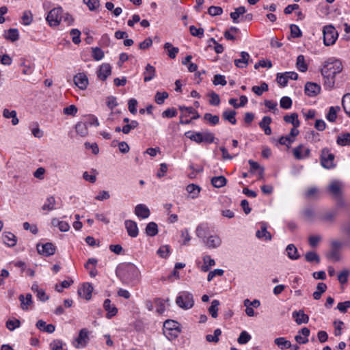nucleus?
Masks as SVG:
<instances>
[{
	"instance_id": "obj_1",
	"label": "nucleus",
	"mask_w": 350,
	"mask_h": 350,
	"mask_svg": "<svg viewBox=\"0 0 350 350\" xmlns=\"http://www.w3.org/2000/svg\"><path fill=\"white\" fill-rule=\"evenodd\" d=\"M342 69V62L336 57H329L323 62L321 72L324 77V85L327 89L331 90L334 88L336 75L340 73Z\"/></svg>"
},
{
	"instance_id": "obj_2",
	"label": "nucleus",
	"mask_w": 350,
	"mask_h": 350,
	"mask_svg": "<svg viewBox=\"0 0 350 350\" xmlns=\"http://www.w3.org/2000/svg\"><path fill=\"white\" fill-rule=\"evenodd\" d=\"M117 274L124 283L131 284L139 279L140 272L135 265L125 263L118 267Z\"/></svg>"
},
{
	"instance_id": "obj_3",
	"label": "nucleus",
	"mask_w": 350,
	"mask_h": 350,
	"mask_svg": "<svg viewBox=\"0 0 350 350\" xmlns=\"http://www.w3.org/2000/svg\"><path fill=\"white\" fill-rule=\"evenodd\" d=\"M185 136L193 142L198 144L207 143L211 144L214 142V134L209 132H196V131H187L185 133Z\"/></svg>"
},
{
	"instance_id": "obj_4",
	"label": "nucleus",
	"mask_w": 350,
	"mask_h": 350,
	"mask_svg": "<svg viewBox=\"0 0 350 350\" xmlns=\"http://www.w3.org/2000/svg\"><path fill=\"white\" fill-rule=\"evenodd\" d=\"M176 303L184 310L191 308L194 304L193 295L189 292H182L176 297Z\"/></svg>"
},
{
	"instance_id": "obj_5",
	"label": "nucleus",
	"mask_w": 350,
	"mask_h": 350,
	"mask_svg": "<svg viewBox=\"0 0 350 350\" xmlns=\"http://www.w3.org/2000/svg\"><path fill=\"white\" fill-rule=\"evenodd\" d=\"M323 42L326 46L333 45L338 37V32L335 29L334 27L331 25L323 27Z\"/></svg>"
},
{
	"instance_id": "obj_6",
	"label": "nucleus",
	"mask_w": 350,
	"mask_h": 350,
	"mask_svg": "<svg viewBox=\"0 0 350 350\" xmlns=\"http://www.w3.org/2000/svg\"><path fill=\"white\" fill-rule=\"evenodd\" d=\"M334 159V154L328 148H325L321 150V164L324 168L332 169L335 167Z\"/></svg>"
},
{
	"instance_id": "obj_7",
	"label": "nucleus",
	"mask_w": 350,
	"mask_h": 350,
	"mask_svg": "<svg viewBox=\"0 0 350 350\" xmlns=\"http://www.w3.org/2000/svg\"><path fill=\"white\" fill-rule=\"evenodd\" d=\"M63 17V10L62 8L59 7L51 10L47 16L46 21L51 26H57L58 25Z\"/></svg>"
},
{
	"instance_id": "obj_8",
	"label": "nucleus",
	"mask_w": 350,
	"mask_h": 350,
	"mask_svg": "<svg viewBox=\"0 0 350 350\" xmlns=\"http://www.w3.org/2000/svg\"><path fill=\"white\" fill-rule=\"evenodd\" d=\"M38 252L43 256H52L55 252V247L52 243H46L45 244L38 243L36 245Z\"/></svg>"
},
{
	"instance_id": "obj_9",
	"label": "nucleus",
	"mask_w": 350,
	"mask_h": 350,
	"mask_svg": "<svg viewBox=\"0 0 350 350\" xmlns=\"http://www.w3.org/2000/svg\"><path fill=\"white\" fill-rule=\"evenodd\" d=\"M111 74V67L109 64L104 63L99 66L97 70L98 78L104 81Z\"/></svg>"
},
{
	"instance_id": "obj_10",
	"label": "nucleus",
	"mask_w": 350,
	"mask_h": 350,
	"mask_svg": "<svg viewBox=\"0 0 350 350\" xmlns=\"http://www.w3.org/2000/svg\"><path fill=\"white\" fill-rule=\"evenodd\" d=\"M75 84L81 90H84L88 85V78L85 73H78L74 77Z\"/></svg>"
},
{
	"instance_id": "obj_11",
	"label": "nucleus",
	"mask_w": 350,
	"mask_h": 350,
	"mask_svg": "<svg viewBox=\"0 0 350 350\" xmlns=\"http://www.w3.org/2000/svg\"><path fill=\"white\" fill-rule=\"evenodd\" d=\"M165 331H171L173 333L170 334L171 335L176 337L178 334L180 332L179 329V323L173 320H167L165 321L163 325Z\"/></svg>"
},
{
	"instance_id": "obj_12",
	"label": "nucleus",
	"mask_w": 350,
	"mask_h": 350,
	"mask_svg": "<svg viewBox=\"0 0 350 350\" xmlns=\"http://www.w3.org/2000/svg\"><path fill=\"white\" fill-rule=\"evenodd\" d=\"M321 87L315 83L308 82L305 85V93L310 97L317 96L320 93Z\"/></svg>"
},
{
	"instance_id": "obj_13",
	"label": "nucleus",
	"mask_w": 350,
	"mask_h": 350,
	"mask_svg": "<svg viewBox=\"0 0 350 350\" xmlns=\"http://www.w3.org/2000/svg\"><path fill=\"white\" fill-rule=\"evenodd\" d=\"M88 335L89 332L87 329H81L79 332V336L75 340V341L77 342V345H75V347L77 348L85 347L89 340Z\"/></svg>"
},
{
	"instance_id": "obj_14",
	"label": "nucleus",
	"mask_w": 350,
	"mask_h": 350,
	"mask_svg": "<svg viewBox=\"0 0 350 350\" xmlns=\"http://www.w3.org/2000/svg\"><path fill=\"white\" fill-rule=\"evenodd\" d=\"M293 155L297 159H303L309 156L310 149L305 148L302 144L295 147L293 150Z\"/></svg>"
},
{
	"instance_id": "obj_15",
	"label": "nucleus",
	"mask_w": 350,
	"mask_h": 350,
	"mask_svg": "<svg viewBox=\"0 0 350 350\" xmlns=\"http://www.w3.org/2000/svg\"><path fill=\"white\" fill-rule=\"evenodd\" d=\"M125 228L128 234L131 237H136L139 234L137 223L132 220H126L124 222Z\"/></svg>"
},
{
	"instance_id": "obj_16",
	"label": "nucleus",
	"mask_w": 350,
	"mask_h": 350,
	"mask_svg": "<svg viewBox=\"0 0 350 350\" xmlns=\"http://www.w3.org/2000/svg\"><path fill=\"white\" fill-rule=\"evenodd\" d=\"M135 214L142 219H146L150 216L149 208L144 204H137L135 208Z\"/></svg>"
},
{
	"instance_id": "obj_17",
	"label": "nucleus",
	"mask_w": 350,
	"mask_h": 350,
	"mask_svg": "<svg viewBox=\"0 0 350 350\" xmlns=\"http://www.w3.org/2000/svg\"><path fill=\"white\" fill-rule=\"evenodd\" d=\"M92 291L93 286L89 283H85L82 288L78 290V293L86 300H90L92 297Z\"/></svg>"
},
{
	"instance_id": "obj_18",
	"label": "nucleus",
	"mask_w": 350,
	"mask_h": 350,
	"mask_svg": "<svg viewBox=\"0 0 350 350\" xmlns=\"http://www.w3.org/2000/svg\"><path fill=\"white\" fill-rule=\"evenodd\" d=\"M241 58L234 59V65L238 68H245L247 66L250 59V55L248 53L242 51L240 54Z\"/></svg>"
},
{
	"instance_id": "obj_19",
	"label": "nucleus",
	"mask_w": 350,
	"mask_h": 350,
	"mask_svg": "<svg viewBox=\"0 0 350 350\" xmlns=\"http://www.w3.org/2000/svg\"><path fill=\"white\" fill-rule=\"evenodd\" d=\"M342 183L339 180L332 181L328 186V190L334 196H339L341 193Z\"/></svg>"
},
{
	"instance_id": "obj_20",
	"label": "nucleus",
	"mask_w": 350,
	"mask_h": 350,
	"mask_svg": "<svg viewBox=\"0 0 350 350\" xmlns=\"http://www.w3.org/2000/svg\"><path fill=\"white\" fill-rule=\"evenodd\" d=\"M103 307L105 310L107 312V317L108 319H110L112 317L115 316L118 312L117 308L114 305H112L111 304V300L109 299L105 300Z\"/></svg>"
},
{
	"instance_id": "obj_21",
	"label": "nucleus",
	"mask_w": 350,
	"mask_h": 350,
	"mask_svg": "<svg viewBox=\"0 0 350 350\" xmlns=\"http://www.w3.org/2000/svg\"><path fill=\"white\" fill-rule=\"evenodd\" d=\"M293 317L295 319V322L298 325L302 323H307L309 321V317L306 314L303 310L295 311L293 312Z\"/></svg>"
},
{
	"instance_id": "obj_22",
	"label": "nucleus",
	"mask_w": 350,
	"mask_h": 350,
	"mask_svg": "<svg viewBox=\"0 0 350 350\" xmlns=\"http://www.w3.org/2000/svg\"><path fill=\"white\" fill-rule=\"evenodd\" d=\"M256 236L258 239H264L265 241H270L271 239V235L269 232L267 230V226L265 223L262 224L260 230H257Z\"/></svg>"
},
{
	"instance_id": "obj_23",
	"label": "nucleus",
	"mask_w": 350,
	"mask_h": 350,
	"mask_svg": "<svg viewBox=\"0 0 350 350\" xmlns=\"http://www.w3.org/2000/svg\"><path fill=\"white\" fill-rule=\"evenodd\" d=\"M36 327L38 329L49 334L55 332V327L53 324H46V322L42 320H39L36 323Z\"/></svg>"
},
{
	"instance_id": "obj_24",
	"label": "nucleus",
	"mask_w": 350,
	"mask_h": 350,
	"mask_svg": "<svg viewBox=\"0 0 350 350\" xmlns=\"http://www.w3.org/2000/svg\"><path fill=\"white\" fill-rule=\"evenodd\" d=\"M206 245L209 248H215L220 245L221 241L218 236H210L206 241H204Z\"/></svg>"
},
{
	"instance_id": "obj_25",
	"label": "nucleus",
	"mask_w": 350,
	"mask_h": 350,
	"mask_svg": "<svg viewBox=\"0 0 350 350\" xmlns=\"http://www.w3.org/2000/svg\"><path fill=\"white\" fill-rule=\"evenodd\" d=\"M156 70L154 66L147 64L144 72V81H150L155 77Z\"/></svg>"
},
{
	"instance_id": "obj_26",
	"label": "nucleus",
	"mask_w": 350,
	"mask_h": 350,
	"mask_svg": "<svg viewBox=\"0 0 350 350\" xmlns=\"http://www.w3.org/2000/svg\"><path fill=\"white\" fill-rule=\"evenodd\" d=\"M19 300L21 301V307L23 310H27L29 306L32 304V296L31 294H27L26 297L23 295L19 296Z\"/></svg>"
},
{
	"instance_id": "obj_27",
	"label": "nucleus",
	"mask_w": 350,
	"mask_h": 350,
	"mask_svg": "<svg viewBox=\"0 0 350 350\" xmlns=\"http://www.w3.org/2000/svg\"><path fill=\"white\" fill-rule=\"evenodd\" d=\"M271 122V118L270 117L264 116L260 122L259 123L260 128H262L264 130L265 133L268 135H271V129L269 126Z\"/></svg>"
},
{
	"instance_id": "obj_28",
	"label": "nucleus",
	"mask_w": 350,
	"mask_h": 350,
	"mask_svg": "<svg viewBox=\"0 0 350 350\" xmlns=\"http://www.w3.org/2000/svg\"><path fill=\"white\" fill-rule=\"evenodd\" d=\"M3 241L9 247H14L16 244V238L11 232H4L3 234Z\"/></svg>"
},
{
	"instance_id": "obj_29",
	"label": "nucleus",
	"mask_w": 350,
	"mask_h": 350,
	"mask_svg": "<svg viewBox=\"0 0 350 350\" xmlns=\"http://www.w3.org/2000/svg\"><path fill=\"white\" fill-rule=\"evenodd\" d=\"M204 265L200 267L203 272H207L210 268L215 265L214 259L211 258L210 256L206 255L203 257Z\"/></svg>"
},
{
	"instance_id": "obj_30",
	"label": "nucleus",
	"mask_w": 350,
	"mask_h": 350,
	"mask_svg": "<svg viewBox=\"0 0 350 350\" xmlns=\"http://www.w3.org/2000/svg\"><path fill=\"white\" fill-rule=\"evenodd\" d=\"M3 116L5 118H12V123L13 125H17L19 122L18 118L16 116V111L14 110L10 111L8 109H4L3 111Z\"/></svg>"
},
{
	"instance_id": "obj_31",
	"label": "nucleus",
	"mask_w": 350,
	"mask_h": 350,
	"mask_svg": "<svg viewBox=\"0 0 350 350\" xmlns=\"http://www.w3.org/2000/svg\"><path fill=\"white\" fill-rule=\"evenodd\" d=\"M336 143L341 146H350V133H344L339 135L337 137Z\"/></svg>"
},
{
	"instance_id": "obj_32",
	"label": "nucleus",
	"mask_w": 350,
	"mask_h": 350,
	"mask_svg": "<svg viewBox=\"0 0 350 350\" xmlns=\"http://www.w3.org/2000/svg\"><path fill=\"white\" fill-rule=\"evenodd\" d=\"M179 109L181 111V113L185 114H192L193 116L191 118V120H196L200 117V114L198 113L197 111H196L193 107H185V106H180Z\"/></svg>"
},
{
	"instance_id": "obj_33",
	"label": "nucleus",
	"mask_w": 350,
	"mask_h": 350,
	"mask_svg": "<svg viewBox=\"0 0 350 350\" xmlns=\"http://www.w3.org/2000/svg\"><path fill=\"white\" fill-rule=\"evenodd\" d=\"M88 124L82 122H78L75 125V130L78 135L81 137H85L88 133Z\"/></svg>"
},
{
	"instance_id": "obj_34",
	"label": "nucleus",
	"mask_w": 350,
	"mask_h": 350,
	"mask_svg": "<svg viewBox=\"0 0 350 350\" xmlns=\"http://www.w3.org/2000/svg\"><path fill=\"white\" fill-rule=\"evenodd\" d=\"M211 181L213 186L216 188H221L225 186L227 183V180L224 176H214Z\"/></svg>"
},
{
	"instance_id": "obj_35",
	"label": "nucleus",
	"mask_w": 350,
	"mask_h": 350,
	"mask_svg": "<svg viewBox=\"0 0 350 350\" xmlns=\"http://www.w3.org/2000/svg\"><path fill=\"white\" fill-rule=\"evenodd\" d=\"M284 120L293 125L294 127H299L300 122L298 119V115L296 113H293L291 115H286L284 117Z\"/></svg>"
},
{
	"instance_id": "obj_36",
	"label": "nucleus",
	"mask_w": 350,
	"mask_h": 350,
	"mask_svg": "<svg viewBox=\"0 0 350 350\" xmlns=\"http://www.w3.org/2000/svg\"><path fill=\"white\" fill-rule=\"evenodd\" d=\"M4 37L6 40L15 42L19 38V33L17 29H10L5 31Z\"/></svg>"
},
{
	"instance_id": "obj_37",
	"label": "nucleus",
	"mask_w": 350,
	"mask_h": 350,
	"mask_svg": "<svg viewBox=\"0 0 350 350\" xmlns=\"http://www.w3.org/2000/svg\"><path fill=\"white\" fill-rule=\"evenodd\" d=\"M274 343L278 345L282 350L287 349L291 347V343L284 337L276 338Z\"/></svg>"
},
{
	"instance_id": "obj_38",
	"label": "nucleus",
	"mask_w": 350,
	"mask_h": 350,
	"mask_svg": "<svg viewBox=\"0 0 350 350\" xmlns=\"http://www.w3.org/2000/svg\"><path fill=\"white\" fill-rule=\"evenodd\" d=\"M286 251L289 258L292 260H297L299 258L297 249L293 244L288 245Z\"/></svg>"
},
{
	"instance_id": "obj_39",
	"label": "nucleus",
	"mask_w": 350,
	"mask_h": 350,
	"mask_svg": "<svg viewBox=\"0 0 350 350\" xmlns=\"http://www.w3.org/2000/svg\"><path fill=\"white\" fill-rule=\"evenodd\" d=\"M327 288V286L326 284L323 282L319 283L317 284L316 291L313 293V298L315 300H319L321 298V295L326 291Z\"/></svg>"
},
{
	"instance_id": "obj_40",
	"label": "nucleus",
	"mask_w": 350,
	"mask_h": 350,
	"mask_svg": "<svg viewBox=\"0 0 350 350\" xmlns=\"http://www.w3.org/2000/svg\"><path fill=\"white\" fill-rule=\"evenodd\" d=\"M186 190L189 194L191 195V198L194 199L198 197L201 189L197 185L190 184L187 186Z\"/></svg>"
},
{
	"instance_id": "obj_41",
	"label": "nucleus",
	"mask_w": 350,
	"mask_h": 350,
	"mask_svg": "<svg viewBox=\"0 0 350 350\" xmlns=\"http://www.w3.org/2000/svg\"><path fill=\"white\" fill-rule=\"evenodd\" d=\"M245 12H246L245 8L244 6H240V7L236 8L234 12H231L230 16L234 23H239V21H238L239 17L241 15H243L244 13H245Z\"/></svg>"
},
{
	"instance_id": "obj_42",
	"label": "nucleus",
	"mask_w": 350,
	"mask_h": 350,
	"mask_svg": "<svg viewBox=\"0 0 350 350\" xmlns=\"http://www.w3.org/2000/svg\"><path fill=\"white\" fill-rule=\"evenodd\" d=\"M236 111L233 110H228L223 112L222 117L224 120L230 122L232 124L237 123L235 118Z\"/></svg>"
},
{
	"instance_id": "obj_43",
	"label": "nucleus",
	"mask_w": 350,
	"mask_h": 350,
	"mask_svg": "<svg viewBox=\"0 0 350 350\" xmlns=\"http://www.w3.org/2000/svg\"><path fill=\"white\" fill-rule=\"evenodd\" d=\"M340 109V107H331L329 108V112L326 116V118L331 122H334L336 121L337 118V113Z\"/></svg>"
},
{
	"instance_id": "obj_44",
	"label": "nucleus",
	"mask_w": 350,
	"mask_h": 350,
	"mask_svg": "<svg viewBox=\"0 0 350 350\" xmlns=\"http://www.w3.org/2000/svg\"><path fill=\"white\" fill-rule=\"evenodd\" d=\"M146 233L148 236L154 237L158 233V226L155 222H150L146 227Z\"/></svg>"
},
{
	"instance_id": "obj_45",
	"label": "nucleus",
	"mask_w": 350,
	"mask_h": 350,
	"mask_svg": "<svg viewBox=\"0 0 350 350\" xmlns=\"http://www.w3.org/2000/svg\"><path fill=\"white\" fill-rule=\"evenodd\" d=\"M55 202L54 197H48L45 203L42 205V209L48 211H53L55 209Z\"/></svg>"
},
{
	"instance_id": "obj_46",
	"label": "nucleus",
	"mask_w": 350,
	"mask_h": 350,
	"mask_svg": "<svg viewBox=\"0 0 350 350\" xmlns=\"http://www.w3.org/2000/svg\"><path fill=\"white\" fill-rule=\"evenodd\" d=\"M52 224L53 226H57L62 232H67L70 229V226L67 222L59 221L57 219H53L52 220Z\"/></svg>"
},
{
	"instance_id": "obj_47",
	"label": "nucleus",
	"mask_w": 350,
	"mask_h": 350,
	"mask_svg": "<svg viewBox=\"0 0 350 350\" xmlns=\"http://www.w3.org/2000/svg\"><path fill=\"white\" fill-rule=\"evenodd\" d=\"M296 66L297 69L302 72H304L308 69V66L305 62V57L302 55H299L297 58Z\"/></svg>"
},
{
	"instance_id": "obj_48",
	"label": "nucleus",
	"mask_w": 350,
	"mask_h": 350,
	"mask_svg": "<svg viewBox=\"0 0 350 350\" xmlns=\"http://www.w3.org/2000/svg\"><path fill=\"white\" fill-rule=\"evenodd\" d=\"M164 49L167 50L168 56L172 59H174L179 51L178 48L174 47L172 44L170 42L165 43Z\"/></svg>"
},
{
	"instance_id": "obj_49",
	"label": "nucleus",
	"mask_w": 350,
	"mask_h": 350,
	"mask_svg": "<svg viewBox=\"0 0 350 350\" xmlns=\"http://www.w3.org/2000/svg\"><path fill=\"white\" fill-rule=\"evenodd\" d=\"M342 105L345 113L350 116V94H347L343 96Z\"/></svg>"
},
{
	"instance_id": "obj_50",
	"label": "nucleus",
	"mask_w": 350,
	"mask_h": 350,
	"mask_svg": "<svg viewBox=\"0 0 350 350\" xmlns=\"http://www.w3.org/2000/svg\"><path fill=\"white\" fill-rule=\"evenodd\" d=\"M219 301L217 299H214L211 302V305L208 308V312L213 318L217 317L218 306Z\"/></svg>"
},
{
	"instance_id": "obj_51",
	"label": "nucleus",
	"mask_w": 350,
	"mask_h": 350,
	"mask_svg": "<svg viewBox=\"0 0 350 350\" xmlns=\"http://www.w3.org/2000/svg\"><path fill=\"white\" fill-rule=\"evenodd\" d=\"M170 252V247L168 245L161 246L157 252V254L163 258H167Z\"/></svg>"
},
{
	"instance_id": "obj_52",
	"label": "nucleus",
	"mask_w": 350,
	"mask_h": 350,
	"mask_svg": "<svg viewBox=\"0 0 350 350\" xmlns=\"http://www.w3.org/2000/svg\"><path fill=\"white\" fill-rule=\"evenodd\" d=\"M268 90V85L265 82L262 83L260 86H253L252 88V92L258 96L262 95L264 92H267Z\"/></svg>"
},
{
	"instance_id": "obj_53",
	"label": "nucleus",
	"mask_w": 350,
	"mask_h": 350,
	"mask_svg": "<svg viewBox=\"0 0 350 350\" xmlns=\"http://www.w3.org/2000/svg\"><path fill=\"white\" fill-rule=\"evenodd\" d=\"M92 56L96 61H100L104 57V52L99 47L92 48Z\"/></svg>"
},
{
	"instance_id": "obj_54",
	"label": "nucleus",
	"mask_w": 350,
	"mask_h": 350,
	"mask_svg": "<svg viewBox=\"0 0 350 350\" xmlns=\"http://www.w3.org/2000/svg\"><path fill=\"white\" fill-rule=\"evenodd\" d=\"M204 119L208 121L211 125H216L219 123V118L217 115H212L210 113H206L204 115Z\"/></svg>"
},
{
	"instance_id": "obj_55",
	"label": "nucleus",
	"mask_w": 350,
	"mask_h": 350,
	"mask_svg": "<svg viewBox=\"0 0 350 350\" xmlns=\"http://www.w3.org/2000/svg\"><path fill=\"white\" fill-rule=\"evenodd\" d=\"M33 21V15L31 11H25L22 16V23L25 25H29Z\"/></svg>"
},
{
	"instance_id": "obj_56",
	"label": "nucleus",
	"mask_w": 350,
	"mask_h": 350,
	"mask_svg": "<svg viewBox=\"0 0 350 350\" xmlns=\"http://www.w3.org/2000/svg\"><path fill=\"white\" fill-rule=\"evenodd\" d=\"M168 96V93L166 92H157L154 96V100L158 105H162Z\"/></svg>"
},
{
	"instance_id": "obj_57",
	"label": "nucleus",
	"mask_w": 350,
	"mask_h": 350,
	"mask_svg": "<svg viewBox=\"0 0 350 350\" xmlns=\"http://www.w3.org/2000/svg\"><path fill=\"white\" fill-rule=\"evenodd\" d=\"M305 258H306V261L310 262H316L317 263H319L320 261L319 256L314 252H307L305 254Z\"/></svg>"
},
{
	"instance_id": "obj_58",
	"label": "nucleus",
	"mask_w": 350,
	"mask_h": 350,
	"mask_svg": "<svg viewBox=\"0 0 350 350\" xmlns=\"http://www.w3.org/2000/svg\"><path fill=\"white\" fill-rule=\"evenodd\" d=\"M280 107L284 109H288L292 106V100L288 96H283L280 101Z\"/></svg>"
},
{
	"instance_id": "obj_59",
	"label": "nucleus",
	"mask_w": 350,
	"mask_h": 350,
	"mask_svg": "<svg viewBox=\"0 0 350 350\" xmlns=\"http://www.w3.org/2000/svg\"><path fill=\"white\" fill-rule=\"evenodd\" d=\"M251 339V336L246 332L243 331L241 332L237 341L239 344L243 345L246 344L247 342H249Z\"/></svg>"
},
{
	"instance_id": "obj_60",
	"label": "nucleus",
	"mask_w": 350,
	"mask_h": 350,
	"mask_svg": "<svg viewBox=\"0 0 350 350\" xmlns=\"http://www.w3.org/2000/svg\"><path fill=\"white\" fill-rule=\"evenodd\" d=\"M190 33L192 36L202 38L204 36V29L202 28H197L194 25H191L189 27Z\"/></svg>"
},
{
	"instance_id": "obj_61",
	"label": "nucleus",
	"mask_w": 350,
	"mask_h": 350,
	"mask_svg": "<svg viewBox=\"0 0 350 350\" xmlns=\"http://www.w3.org/2000/svg\"><path fill=\"white\" fill-rule=\"evenodd\" d=\"M21 326V321L18 319L8 320L6 322V327L10 330L13 331L16 328H18Z\"/></svg>"
},
{
	"instance_id": "obj_62",
	"label": "nucleus",
	"mask_w": 350,
	"mask_h": 350,
	"mask_svg": "<svg viewBox=\"0 0 350 350\" xmlns=\"http://www.w3.org/2000/svg\"><path fill=\"white\" fill-rule=\"evenodd\" d=\"M70 35L72 36V40L75 44H77L80 43L81 32L79 30H78L77 29H72L70 31Z\"/></svg>"
},
{
	"instance_id": "obj_63",
	"label": "nucleus",
	"mask_w": 350,
	"mask_h": 350,
	"mask_svg": "<svg viewBox=\"0 0 350 350\" xmlns=\"http://www.w3.org/2000/svg\"><path fill=\"white\" fill-rule=\"evenodd\" d=\"M278 83L282 87H285L288 83V79L284 73H278L276 78Z\"/></svg>"
},
{
	"instance_id": "obj_64",
	"label": "nucleus",
	"mask_w": 350,
	"mask_h": 350,
	"mask_svg": "<svg viewBox=\"0 0 350 350\" xmlns=\"http://www.w3.org/2000/svg\"><path fill=\"white\" fill-rule=\"evenodd\" d=\"M51 350H63V342L60 340H54L50 344Z\"/></svg>"
}]
</instances>
